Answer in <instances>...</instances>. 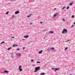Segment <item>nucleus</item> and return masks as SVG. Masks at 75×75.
Instances as JSON below:
<instances>
[{"instance_id": "obj_17", "label": "nucleus", "mask_w": 75, "mask_h": 75, "mask_svg": "<svg viewBox=\"0 0 75 75\" xmlns=\"http://www.w3.org/2000/svg\"><path fill=\"white\" fill-rule=\"evenodd\" d=\"M50 48L47 49V51H49L50 50Z\"/></svg>"}, {"instance_id": "obj_9", "label": "nucleus", "mask_w": 75, "mask_h": 75, "mask_svg": "<svg viewBox=\"0 0 75 75\" xmlns=\"http://www.w3.org/2000/svg\"><path fill=\"white\" fill-rule=\"evenodd\" d=\"M74 3H75L74 2H71L69 4V5H70V6H72V5L73 4H74Z\"/></svg>"}, {"instance_id": "obj_7", "label": "nucleus", "mask_w": 75, "mask_h": 75, "mask_svg": "<svg viewBox=\"0 0 75 75\" xmlns=\"http://www.w3.org/2000/svg\"><path fill=\"white\" fill-rule=\"evenodd\" d=\"M59 68H55V69L54 72H56V71H58V70H59Z\"/></svg>"}, {"instance_id": "obj_16", "label": "nucleus", "mask_w": 75, "mask_h": 75, "mask_svg": "<svg viewBox=\"0 0 75 75\" xmlns=\"http://www.w3.org/2000/svg\"><path fill=\"white\" fill-rule=\"evenodd\" d=\"M19 70L21 71H23V69H19Z\"/></svg>"}, {"instance_id": "obj_8", "label": "nucleus", "mask_w": 75, "mask_h": 75, "mask_svg": "<svg viewBox=\"0 0 75 75\" xmlns=\"http://www.w3.org/2000/svg\"><path fill=\"white\" fill-rule=\"evenodd\" d=\"M42 50H41V51H40L38 52V53L39 54H42Z\"/></svg>"}, {"instance_id": "obj_22", "label": "nucleus", "mask_w": 75, "mask_h": 75, "mask_svg": "<svg viewBox=\"0 0 75 75\" xmlns=\"http://www.w3.org/2000/svg\"><path fill=\"white\" fill-rule=\"evenodd\" d=\"M22 67V66H21L20 65L19 67V69L21 68Z\"/></svg>"}, {"instance_id": "obj_27", "label": "nucleus", "mask_w": 75, "mask_h": 75, "mask_svg": "<svg viewBox=\"0 0 75 75\" xmlns=\"http://www.w3.org/2000/svg\"><path fill=\"white\" fill-rule=\"evenodd\" d=\"M71 17L72 18H74V15H72L71 16Z\"/></svg>"}, {"instance_id": "obj_25", "label": "nucleus", "mask_w": 75, "mask_h": 75, "mask_svg": "<svg viewBox=\"0 0 75 75\" xmlns=\"http://www.w3.org/2000/svg\"><path fill=\"white\" fill-rule=\"evenodd\" d=\"M9 13V12L8 11L6 13V14H8V13Z\"/></svg>"}, {"instance_id": "obj_33", "label": "nucleus", "mask_w": 75, "mask_h": 75, "mask_svg": "<svg viewBox=\"0 0 75 75\" xmlns=\"http://www.w3.org/2000/svg\"><path fill=\"white\" fill-rule=\"evenodd\" d=\"M33 61H34V60L33 59L31 60V62H33Z\"/></svg>"}, {"instance_id": "obj_5", "label": "nucleus", "mask_w": 75, "mask_h": 75, "mask_svg": "<svg viewBox=\"0 0 75 75\" xmlns=\"http://www.w3.org/2000/svg\"><path fill=\"white\" fill-rule=\"evenodd\" d=\"M8 72L7 70L4 71V72H2L3 74H4V73H8Z\"/></svg>"}, {"instance_id": "obj_35", "label": "nucleus", "mask_w": 75, "mask_h": 75, "mask_svg": "<svg viewBox=\"0 0 75 75\" xmlns=\"http://www.w3.org/2000/svg\"><path fill=\"white\" fill-rule=\"evenodd\" d=\"M32 24L33 23H30V25H32Z\"/></svg>"}, {"instance_id": "obj_14", "label": "nucleus", "mask_w": 75, "mask_h": 75, "mask_svg": "<svg viewBox=\"0 0 75 75\" xmlns=\"http://www.w3.org/2000/svg\"><path fill=\"white\" fill-rule=\"evenodd\" d=\"M45 74L44 73H42L40 74V75H44Z\"/></svg>"}, {"instance_id": "obj_23", "label": "nucleus", "mask_w": 75, "mask_h": 75, "mask_svg": "<svg viewBox=\"0 0 75 75\" xmlns=\"http://www.w3.org/2000/svg\"><path fill=\"white\" fill-rule=\"evenodd\" d=\"M10 49H11V47L9 48L7 50H8V51H9V50H10Z\"/></svg>"}, {"instance_id": "obj_12", "label": "nucleus", "mask_w": 75, "mask_h": 75, "mask_svg": "<svg viewBox=\"0 0 75 75\" xmlns=\"http://www.w3.org/2000/svg\"><path fill=\"white\" fill-rule=\"evenodd\" d=\"M32 15V14H30L29 15V16H27V17H28V18H29L31 17V16Z\"/></svg>"}, {"instance_id": "obj_43", "label": "nucleus", "mask_w": 75, "mask_h": 75, "mask_svg": "<svg viewBox=\"0 0 75 75\" xmlns=\"http://www.w3.org/2000/svg\"><path fill=\"white\" fill-rule=\"evenodd\" d=\"M70 75H71V74H70Z\"/></svg>"}, {"instance_id": "obj_26", "label": "nucleus", "mask_w": 75, "mask_h": 75, "mask_svg": "<svg viewBox=\"0 0 75 75\" xmlns=\"http://www.w3.org/2000/svg\"><path fill=\"white\" fill-rule=\"evenodd\" d=\"M69 8V6H67V10Z\"/></svg>"}, {"instance_id": "obj_31", "label": "nucleus", "mask_w": 75, "mask_h": 75, "mask_svg": "<svg viewBox=\"0 0 75 75\" xmlns=\"http://www.w3.org/2000/svg\"><path fill=\"white\" fill-rule=\"evenodd\" d=\"M11 38H14V37H11Z\"/></svg>"}, {"instance_id": "obj_24", "label": "nucleus", "mask_w": 75, "mask_h": 75, "mask_svg": "<svg viewBox=\"0 0 75 75\" xmlns=\"http://www.w3.org/2000/svg\"><path fill=\"white\" fill-rule=\"evenodd\" d=\"M66 7V6L62 8V10H64V8H65Z\"/></svg>"}, {"instance_id": "obj_2", "label": "nucleus", "mask_w": 75, "mask_h": 75, "mask_svg": "<svg viewBox=\"0 0 75 75\" xmlns=\"http://www.w3.org/2000/svg\"><path fill=\"white\" fill-rule=\"evenodd\" d=\"M62 33L63 34H64V33H67V29L64 28L63 31L62 32Z\"/></svg>"}, {"instance_id": "obj_41", "label": "nucleus", "mask_w": 75, "mask_h": 75, "mask_svg": "<svg viewBox=\"0 0 75 75\" xmlns=\"http://www.w3.org/2000/svg\"><path fill=\"white\" fill-rule=\"evenodd\" d=\"M49 34V33H46V34Z\"/></svg>"}, {"instance_id": "obj_37", "label": "nucleus", "mask_w": 75, "mask_h": 75, "mask_svg": "<svg viewBox=\"0 0 75 75\" xmlns=\"http://www.w3.org/2000/svg\"><path fill=\"white\" fill-rule=\"evenodd\" d=\"M11 57L12 58H14V57H13V56H11Z\"/></svg>"}, {"instance_id": "obj_34", "label": "nucleus", "mask_w": 75, "mask_h": 75, "mask_svg": "<svg viewBox=\"0 0 75 75\" xmlns=\"http://www.w3.org/2000/svg\"><path fill=\"white\" fill-rule=\"evenodd\" d=\"M18 50H20V48L17 49V50L18 51Z\"/></svg>"}, {"instance_id": "obj_10", "label": "nucleus", "mask_w": 75, "mask_h": 75, "mask_svg": "<svg viewBox=\"0 0 75 75\" xmlns=\"http://www.w3.org/2000/svg\"><path fill=\"white\" fill-rule=\"evenodd\" d=\"M18 45H15V44H14L13 46V47H17V46H18Z\"/></svg>"}, {"instance_id": "obj_39", "label": "nucleus", "mask_w": 75, "mask_h": 75, "mask_svg": "<svg viewBox=\"0 0 75 75\" xmlns=\"http://www.w3.org/2000/svg\"><path fill=\"white\" fill-rule=\"evenodd\" d=\"M22 40H24V41H25V39H22Z\"/></svg>"}, {"instance_id": "obj_29", "label": "nucleus", "mask_w": 75, "mask_h": 75, "mask_svg": "<svg viewBox=\"0 0 75 75\" xmlns=\"http://www.w3.org/2000/svg\"><path fill=\"white\" fill-rule=\"evenodd\" d=\"M25 47H23V50H25Z\"/></svg>"}, {"instance_id": "obj_1", "label": "nucleus", "mask_w": 75, "mask_h": 75, "mask_svg": "<svg viewBox=\"0 0 75 75\" xmlns=\"http://www.w3.org/2000/svg\"><path fill=\"white\" fill-rule=\"evenodd\" d=\"M40 69V67H35V72H36L38 71H39V70Z\"/></svg>"}, {"instance_id": "obj_3", "label": "nucleus", "mask_w": 75, "mask_h": 75, "mask_svg": "<svg viewBox=\"0 0 75 75\" xmlns=\"http://www.w3.org/2000/svg\"><path fill=\"white\" fill-rule=\"evenodd\" d=\"M57 15L58 13H56L55 14H54L53 16V18H55V17H56V16H57Z\"/></svg>"}, {"instance_id": "obj_36", "label": "nucleus", "mask_w": 75, "mask_h": 75, "mask_svg": "<svg viewBox=\"0 0 75 75\" xmlns=\"http://www.w3.org/2000/svg\"><path fill=\"white\" fill-rule=\"evenodd\" d=\"M63 21H65V19H63Z\"/></svg>"}, {"instance_id": "obj_21", "label": "nucleus", "mask_w": 75, "mask_h": 75, "mask_svg": "<svg viewBox=\"0 0 75 75\" xmlns=\"http://www.w3.org/2000/svg\"><path fill=\"white\" fill-rule=\"evenodd\" d=\"M3 43H4V41H3L1 42V44H3Z\"/></svg>"}, {"instance_id": "obj_42", "label": "nucleus", "mask_w": 75, "mask_h": 75, "mask_svg": "<svg viewBox=\"0 0 75 75\" xmlns=\"http://www.w3.org/2000/svg\"><path fill=\"white\" fill-rule=\"evenodd\" d=\"M74 27V25H72L71 26V27Z\"/></svg>"}, {"instance_id": "obj_6", "label": "nucleus", "mask_w": 75, "mask_h": 75, "mask_svg": "<svg viewBox=\"0 0 75 75\" xmlns=\"http://www.w3.org/2000/svg\"><path fill=\"white\" fill-rule=\"evenodd\" d=\"M24 38H28V36L27 35L24 36Z\"/></svg>"}, {"instance_id": "obj_32", "label": "nucleus", "mask_w": 75, "mask_h": 75, "mask_svg": "<svg viewBox=\"0 0 75 75\" xmlns=\"http://www.w3.org/2000/svg\"><path fill=\"white\" fill-rule=\"evenodd\" d=\"M32 66H33V67H34V66H35V64H33V65H32Z\"/></svg>"}, {"instance_id": "obj_15", "label": "nucleus", "mask_w": 75, "mask_h": 75, "mask_svg": "<svg viewBox=\"0 0 75 75\" xmlns=\"http://www.w3.org/2000/svg\"><path fill=\"white\" fill-rule=\"evenodd\" d=\"M50 49L52 50H55V49L53 47H52V48H50Z\"/></svg>"}, {"instance_id": "obj_18", "label": "nucleus", "mask_w": 75, "mask_h": 75, "mask_svg": "<svg viewBox=\"0 0 75 75\" xmlns=\"http://www.w3.org/2000/svg\"><path fill=\"white\" fill-rule=\"evenodd\" d=\"M68 48V47H66V48H65L64 50H65V51H66V50H67Z\"/></svg>"}, {"instance_id": "obj_20", "label": "nucleus", "mask_w": 75, "mask_h": 75, "mask_svg": "<svg viewBox=\"0 0 75 75\" xmlns=\"http://www.w3.org/2000/svg\"><path fill=\"white\" fill-rule=\"evenodd\" d=\"M71 41V40H66V42H68V41Z\"/></svg>"}, {"instance_id": "obj_19", "label": "nucleus", "mask_w": 75, "mask_h": 75, "mask_svg": "<svg viewBox=\"0 0 75 75\" xmlns=\"http://www.w3.org/2000/svg\"><path fill=\"white\" fill-rule=\"evenodd\" d=\"M40 63H41V62H38V61H37V62H36V63L37 64H40Z\"/></svg>"}, {"instance_id": "obj_44", "label": "nucleus", "mask_w": 75, "mask_h": 75, "mask_svg": "<svg viewBox=\"0 0 75 75\" xmlns=\"http://www.w3.org/2000/svg\"><path fill=\"white\" fill-rule=\"evenodd\" d=\"M70 0H69V1H70Z\"/></svg>"}, {"instance_id": "obj_40", "label": "nucleus", "mask_w": 75, "mask_h": 75, "mask_svg": "<svg viewBox=\"0 0 75 75\" xmlns=\"http://www.w3.org/2000/svg\"><path fill=\"white\" fill-rule=\"evenodd\" d=\"M54 10H56V8H54Z\"/></svg>"}, {"instance_id": "obj_11", "label": "nucleus", "mask_w": 75, "mask_h": 75, "mask_svg": "<svg viewBox=\"0 0 75 75\" xmlns=\"http://www.w3.org/2000/svg\"><path fill=\"white\" fill-rule=\"evenodd\" d=\"M16 55H17V56H18V57H20V56H21V54H20V53H18L16 54Z\"/></svg>"}, {"instance_id": "obj_13", "label": "nucleus", "mask_w": 75, "mask_h": 75, "mask_svg": "<svg viewBox=\"0 0 75 75\" xmlns=\"http://www.w3.org/2000/svg\"><path fill=\"white\" fill-rule=\"evenodd\" d=\"M48 33H51L52 34L53 33H54V31H50Z\"/></svg>"}, {"instance_id": "obj_45", "label": "nucleus", "mask_w": 75, "mask_h": 75, "mask_svg": "<svg viewBox=\"0 0 75 75\" xmlns=\"http://www.w3.org/2000/svg\"><path fill=\"white\" fill-rule=\"evenodd\" d=\"M64 11H65V10H64Z\"/></svg>"}, {"instance_id": "obj_30", "label": "nucleus", "mask_w": 75, "mask_h": 75, "mask_svg": "<svg viewBox=\"0 0 75 75\" xmlns=\"http://www.w3.org/2000/svg\"><path fill=\"white\" fill-rule=\"evenodd\" d=\"M52 69H53V70H55V69L53 68H52Z\"/></svg>"}, {"instance_id": "obj_38", "label": "nucleus", "mask_w": 75, "mask_h": 75, "mask_svg": "<svg viewBox=\"0 0 75 75\" xmlns=\"http://www.w3.org/2000/svg\"><path fill=\"white\" fill-rule=\"evenodd\" d=\"M40 24H42V22H40Z\"/></svg>"}, {"instance_id": "obj_28", "label": "nucleus", "mask_w": 75, "mask_h": 75, "mask_svg": "<svg viewBox=\"0 0 75 75\" xmlns=\"http://www.w3.org/2000/svg\"><path fill=\"white\" fill-rule=\"evenodd\" d=\"M12 18H14V17H15V16H12Z\"/></svg>"}, {"instance_id": "obj_4", "label": "nucleus", "mask_w": 75, "mask_h": 75, "mask_svg": "<svg viewBox=\"0 0 75 75\" xmlns=\"http://www.w3.org/2000/svg\"><path fill=\"white\" fill-rule=\"evenodd\" d=\"M20 13V12L18 11H17L15 12V14H18Z\"/></svg>"}]
</instances>
